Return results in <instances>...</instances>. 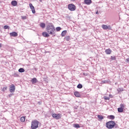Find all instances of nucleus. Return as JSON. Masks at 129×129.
Segmentation results:
<instances>
[{
	"label": "nucleus",
	"instance_id": "6e6552de",
	"mask_svg": "<svg viewBox=\"0 0 129 129\" xmlns=\"http://www.w3.org/2000/svg\"><path fill=\"white\" fill-rule=\"evenodd\" d=\"M29 7L32 12L33 14H36V11L35 10V7H34L33 6V4H32L31 3L29 4Z\"/></svg>",
	"mask_w": 129,
	"mask_h": 129
},
{
	"label": "nucleus",
	"instance_id": "e433bc0d",
	"mask_svg": "<svg viewBox=\"0 0 129 129\" xmlns=\"http://www.w3.org/2000/svg\"><path fill=\"white\" fill-rule=\"evenodd\" d=\"M0 48H2V43H0Z\"/></svg>",
	"mask_w": 129,
	"mask_h": 129
},
{
	"label": "nucleus",
	"instance_id": "72a5a7b5",
	"mask_svg": "<svg viewBox=\"0 0 129 129\" xmlns=\"http://www.w3.org/2000/svg\"><path fill=\"white\" fill-rule=\"evenodd\" d=\"M118 90H119V91H123V88H119Z\"/></svg>",
	"mask_w": 129,
	"mask_h": 129
},
{
	"label": "nucleus",
	"instance_id": "c9c22d12",
	"mask_svg": "<svg viewBox=\"0 0 129 129\" xmlns=\"http://www.w3.org/2000/svg\"><path fill=\"white\" fill-rule=\"evenodd\" d=\"M96 14L97 15H98V11H97V12H96Z\"/></svg>",
	"mask_w": 129,
	"mask_h": 129
},
{
	"label": "nucleus",
	"instance_id": "39448f33",
	"mask_svg": "<svg viewBox=\"0 0 129 129\" xmlns=\"http://www.w3.org/2000/svg\"><path fill=\"white\" fill-rule=\"evenodd\" d=\"M52 117L55 119H60L61 118V114H56L54 113L52 114Z\"/></svg>",
	"mask_w": 129,
	"mask_h": 129
},
{
	"label": "nucleus",
	"instance_id": "6ab92c4d",
	"mask_svg": "<svg viewBox=\"0 0 129 129\" xmlns=\"http://www.w3.org/2000/svg\"><path fill=\"white\" fill-rule=\"evenodd\" d=\"M67 33V31L64 30L61 32V36L62 37H64L65 35H66V33Z\"/></svg>",
	"mask_w": 129,
	"mask_h": 129
},
{
	"label": "nucleus",
	"instance_id": "1a4fd4ad",
	"mask_svg": "<svg viewBox=\"0 0 129 129\" xmlns=\"http://www.w3.org/2000/svg\"><path fill=\"white\" fill-rule=\"evenodd\" d=\"M11 37H17L18 36V33L16 32H13L10 33Z\"/></svg>",
	"mask_w": 129,
	"mask_h": 129
},
{
	"label": "nucleus",
	"instance_id": "393cba45",
	"mask_svg": "<svg viewBox=\"0 0 129 129\" xmlns=\"http://www.w3.org/2000/svg\"><path fill=\"white\" fill-rule=\"evenodd\" d=\"M103 98L104 99H105V100H109L110 99L109 97H106V96H104Z\"/></svg>",
	"mask_w": 129,
	"mask_h": 129
},
{
	"label": "nucleus",
	"instance_id": "412c9836",
	"mask_svg": "<svg viewBox=\"0 0 129 129\" xmlns=\"http://www.w3.org/2000/svg\"><path fill=\"white\" fill-rule=\"evenodd\" d=\"M20 120L22 122H24L26 120V118L24 116H22V117H21Z\"/></svg>",
	"mask_w": 129,
	"mask_h": 129
},
{
	"label": "nucleus",
	"instance_id": "a211bd4d",
	"mask_svg": "<svg viewBox=\"0 0 129 129\" xmlns=\"http://www.w3.org/2000/svg\"><path fill=\"white\" fill-rule=\"evenodd\" d=\"M98 118L99 119V120H102V119H103L104 117L103 116L101 115H98Z\"/></svg>",
	"mask_w": 129,
	"mask_h": 129
},
{
	"label": "nucleus",
	"instance_id": "2eb2a0df",
	"mask_svg": "<svg viewBox=\"0 0 129 129\" xmlns=\"http://www.w3.org/2000/svg\"><path fill=\"white\" fill-rule=\"evenodd\" d=\"M38 82V80H37V79L36 78H34L31 80V82L33 84H34V83H37Z\"/></svg>",
	"mask_w": 129,
	"mask_h": 129
},
{
	"label": "nucleus",
	"instance_id": "c756f323",
	"mask_svg": "<svg viewBox=\"0 0 129 129\" xmlns=\"http://www.w3.org/2000/svg\"><path fill=\"white\" fill-rule=\"evenodd\" d=\"M22 20H27V16H21Z\"/></svg>",
	"mask_w": 129,
	"mask_h": 129
},
{
	"label": "nucleus",
	"instance_id": "20e7f679",
	"mask_svg": "<svg viewBox=\"0 0 129 129\" xmlns=\"http://www.w3.org/2000/svg\"><path fill=\"white\" fill-rule=\"evenodd\" d=\"M68 8L69 10L71 12H73L76 10V7L73 4H69L68 6Z\"/></svg>",
	"mask_w": 129,
	"mask_h": 129
},
{
	"label": "nucleus",
	"instance_id": "473e14b6",
	"mask_svg": "<svg viewBox=\"0 0 129 129\" xmlns=\"http://www.w3.org/2000/svg\"><path fill=\"white\" fill-rule=\"evenodd\" d=\"M66 39L67 41H69V40H70V37H69V36H68V37H67L66 38Z\"/></svg>",
	"mask_w": 129,
	"mask_h": 129
},
{
	"label": "nucleus",
	"instance_id": "bb28decb",
	"mask_svg": "<svg viewBox=\"0 0 129 129\" xmlns=\"http://www.w3.org/2000/svg\"><path fill=\"white\" fill-rule=\"evenodd\" d=\"M4 29L5 30H7V29H10V27L8 25L4 26Z\"/></svg>",
	"mask_w": 129,
	"mask_h": 129
},
{
	"label": "nucleus",
	"instance_id": "f03ea898",
	"mask_svg": "<svg viewBox=\"0 0 129 129\" xmlns=\"http://www.w3.org/2000/svg\"><path fill=\"white\" fill-rule=\"evenodd\" d=\"M39 123H40V122H39L37 120H34L32 121L31 122V127L32 129H36L39 127Z\"/></svg>",
	"mask_w": 129,
	"mask_h": 129
},
{
	"label": "nucleus",
	"instance_id": "4468645a",
	"mask_svg": "<svg viewBox=\"0 0 129 129\" xmlns=\"http://www.w3.org/2000/svg\"><path fill=\"white\" fill-rule=\"evenodd\" d=\"M42 35L43 36V37H45L46 38H48V37H50L49 33H47L46 32H43Z\"/></svg>",
	"mask_w": 129,
	"mask_h": 129
},
{
	"label": "nucleus",
	"instance_id": "9d476101",
	"mask_svg": "<svg viewBox=\"0 0 129 129\" xmlns=\"http://www.w3.org/2000/svg\"><path fill=\"white\" fill-rule=\"evenodd\" d=\"M105 52L106 54H107V55H110V54H111L112 51H111V49L109 48V49H106Z\"/></svg>",
	"mask_w": 129,
	"mask_h": 129
},
{
	"label": "nucleus",
	"instance_id": "5701e85b",
	"mask_svg": "<svg viewBox=\"0 0 129 129\" xmlns=\"http://www.w3.org/2000/svg\"><path fill=\"white\" fill-rule=\"evenodd\" d=\"M117 110L119 112H123V109L120 108V107L117 108Z\"/></svg>",
	"mask_w": 129,
	"mask_h": 129
},
{
	"label": "nucleus",
	"instance_id": "ddd939ff",
	"mask_svg": "<svg viewBox=\"0 0 129 129\" xmlns=\"http://www.w3.org/2000/svg\"><path fill=\"white\" fill-rule=\"evenodd\" d=\"M84 3L86 5H87L88 6L90 5L91 3H92V1L91 0H85Z\"/></svg>",
	"mask_w": 129,
	"mask_h": 129
},
{
	"label": "nucleus",
	"instance_id": "9b49d317",
	"mask_svg": "<svg viewBox=\"0 0 129 129\" xmlns=\"http://www.w3.org/2000/svg\"><path fill=\"white\" fill-rule=\"evenodd\" d=\"M74 95L76 96V97H81V95H80V93L78 91H75L74 92Z\"/></svg>",
	"mask_w": 129,
	"mask_h": 129
},
{
	"label": "nucleus",
	"instance_id": "cd10ccee",
	"mask_svg": "<svg viewBox=\"0 0 129 129\" xmlns=\"http://www.w3.org/2000/svg\"><path fill=\"white\" fill-rule=\"evenodd\" d=\"M120 108H122V109H123V108H124L125 105L123 104H120Z\"/></svg>",
	"mask_w": 129,
	"mask_h": 129
},
{
	"label": "nucleus",
	"instance_id": "4be33fe9",
	"mask_svg": "<svg viewBox=\"0 0 129 129\" xmlns=\"http://www.w3.org/2000/svg\"><path fill=\"white\" fill-rule=\"evenodd\" d=\"M82 87H83V86H82V84H79L77 86V88H79V89H81V88H82Z\"/></svg>",
	"mask_w": 129,
	"mask_h": 129
},
{
	"label": "nucleus",
	"instance_id": "2f4dec72",
	"mask_svg": "<svg viewBox=\"0 0 129 129\" xmlns=\"http://www.w3.org/2000/svg\"><path fill=\"white\" fill-rule=\"evenodd\" d=\"M6 90H7V87H4L2 89V91H6Z\"/></svg>",
	"mask_w": 129,
	"mask_h": 129
},
{
	"label": "nucleus",
	"instance_id": "aec40b11",
	"mask_svg": "<svg viewBox=\"0 0 129 129\" xmlns=\"http://www.w3.org/2000/svg\"><path fill=\"white\" fill-rule=\"evenodd\" d=\"M18 71L20 72V73H23V72H25V69L20 68L19 69Z\"/></svg>",
	"mask_w": 129,
	"mask_h": 129
},
{
	"label": "nucleus",
	"instance_id": "f257e3e1",
	"mask_svg": "<svg viewBox=\"0 0 129 129\" xmlns=\"http://www.w3.org/2000/svg\"><path fill=\"white\" fill-rule=\"evenodd\" d=\"M55 31H56V29H55V27H54V25H53V24L49 23L47 25L46 32H47L48 34L49 35H54L55 34Z\"/></svg>",
	"mask_w": 129,
	"mask_h": 129
},
{
	"label": "nucleus",
	"instance_id": "f8f14e48",
	"mask_svg": "<svg viewBox=\"0 0 129 129\" xmlns=\"http://www.w3.org/2000/svg\"><path fill=\"white\" fill-rule=\"evenodd\" d=\"M11 5L12 6H13V7H16V6L18 5V2H17L16 1H13L11 2Z\"/></svg>",
	"mask_w": 129,
	"mask_h": 129
},
{
	"label": "nucleus",
	"instance_id": "b1692460",
	"mask_svg": "<svg viewBox=\"0 0 129 129\" xmlns=\"http://www.w3.org/2000/svg\"><path fill=\"white\" fill-rule=\"evenodd\" d=\"M74 127L78 128L80 127V125H79V124H74Z\"/></svg>",
	"mask_w": 129,
	"mask_h": 129
},
{
	"label": "nucleus",
	"instance_id": "7ed1b4c3",
	"mask_svg": "<svg viewBox=\"0 0 129 129\" xmlns=\"http://www.w3.org/2000/svg\"><path fill=\"white\" fill-rule=\"evenodd\" d=\"M106 125L107 128H113L115 125V122L114 121H109L106 123Z\"/></svg>",
	"mask_w": 129,
	"mask_h": 129
},
{
	"label": "nucleus",
	"instance_id": "0eeeda50",
	"mask_svg": "<svg viewBox=\"0 0 129 129\" xmlns=\"http://www.w3.org/2000/svg\"><path fill=\"white\" fill-rule=\"evenodd\" d=\"M16 90V88L15 87V85L12 84L10 86V92H15Z\"/></svg>",
	"mask_w": 129,
	"mask_h": 129
},
{
	"label": "nucleus",
	"instance_id": "f704fd0d",
	"mask_svg": "<svg viewBox=\"0 0 129 129\" xmlns=\"http://www.w3.org/2000/svg\"><path fill=\"white\" fill-rule=\"evenodd\" d=\"M9 97H12L13 96V94H11L9 95Z\"/></svg>",
	"mask_w": 129,
	"mask_h": 129
},
{
	"label": "nucleus",
	"instance_id": "c85d7f7f",
	"mask_svg": "<svg viewBox=\"0 0 129 129\" xmlns=\"http://www.w3.org/2000/svg\"><path fill=\"white\" fill-rule=\"evenodd\" d=\"M107 82H108L107 81L104 80V81H102L101 83L102 84H103L104 83H107Z\"/></svg>",
	"mask_w": 129,
	"mask_h": 129
},
{
	"label": "nucleus",
	"instance_id": "a878e982",
	"mask_svg": "<svg viewBox=\"0 0 129 129\" xmlns=\"http://www.w3.org/2000/svg\"><path fill=\"white\" fill-rule=\"evenodd\" d=\"M56 30L57 32H59V31H61V27H57L56 28Z\"/></svg>",
	"mask_w": 129,
	"mask_h": 129
},
{
	"label": "nucleus",
	"instance_id": "dca6fc26",
	"mask_svg": "<svg viewBox=\"0 0 129 129\" xmlns=\"http://www.w3.org/2000/svg\"><path fill=\"white\" fill-rule=\"evenodd\" d=\"M108 118L109 119H114V118H115V117L113 115H110L108 116Z\"/></svg>",
	"mask_w": 129,
	"mask_h": 129
},
{
	"label": "nucleus",
	"instance_id": "f3484780",
	"mask_svg": "<svg viewBox=\"0 0 129 129\" xmlns=\"http://www.w3.org/2000/svg\"><path fill=\"white\" fill-rule=\"evenodd\" d=\"M40 27L41 28H42V29H44V28H45V27H46V24L44 23H41L40 24Z\"/></svg>",
	"mask_w": 129,
	"mask_h": 129
},
{
	"label": "nucleus",
	"instance_id": "7c9ffc66",
	"mask_svg": "<svg viewBox=\"0 0 129 129\" xmlns=\"http://www.w3.org/2000/svg\"><path fill=\"white\" fill-rule=\"evenodd\" d=\"M125 62H126V63H129V57L125 59Z\"/></svg>",
	"mask_w": 129,
	"mask_h": 129
},
{
	"label": "nucleus",
	"instance_id": "423d86ee",
	"mask_svg": "<svg viewBox=\"0 0 129 129\" xmlns=\"http://www.w3.org/2000/svg\"><path fill=\"white\" fill-rule=\"evenodd\" d=\"M102 28L103 30H111V26L110 25H102Z\"/></svg>",
	"mask_w": 129,
	"mask_h": 129
}]
</instances>
